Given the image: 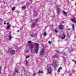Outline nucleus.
I'll use <instances>...</instances> for the list:
<instances>
[{"label":"nucleus","instance_id":"nucleus-1","mask_svg":"<svg viewBox=\"0 0 76 76\" xmlns=\"http://www.w3.org/2000/svg\"><path fill=\"white\" fill-rule=\"evenodd\" d=\"M45 53V48H43L40 52V56H42Z\"/></svg>","mask_w":76,"mask_h":76},{"label":"nucleus","instance_id":"nucleus-2","mask_svg":"<svg viewBox=\"0 0 76 76\" xmlns=\"http://www.w3.org/2000/svg\"><path fill=\"white\" fill-rule=\"evenodd\" d=\"M29 48L31 51V53L33 52V48H34V45H33L32 44H31L29 47Z\"/></svg>","mask_w":76,"mask_h":76},{"label":"nucleus","instance_id":"nucleus-3","mask_svg":"<svg viewBox=\"0 0 76 76\" xmlns=\"http://www.w3.org/2000/svg\"><path fill=\"white\" fill-rule=\"evenodd\" d=\"M51 67H49L48 68V71L49 74H51Z\"/></svg>","mask_w":76,"mask_h":76},{"label":"nucleus","instance_id":"nucleus-4","mask_svg":"<svg viewBox=\"0 0 76 76\" xmlns=\"http://www.w3.org/2000/svg\"><path fill=\"white\" fill-rule=\"evenodd\" d=\"M38 50H39V48L38 47H36L34 50V53H35V54H38Z\"/></svg>","mask_w":76,"mask_h":76},{"label":"nucleus","instance_id":"nucleus-5","mask_svg":"<svg viewBox=\"0 0 76 76\" xmlns=\"http://www.w3.org/2000/svg\"><path fill=\"white\" fill-rule=\"evenodd\" d=\"M59 29L60 30H62L63 29V26L62 24H61L59 26Z\"/></svg>","mask_w":76,"mask_h":76},{"label":"nucleus","instance_id":"nucleus-6","mask_svg":"<svg viewBox=\"0 0 76 76\" xmlns=\"http://www.w3.org/2000/svg\"><path fill=\"white\" fill-rule=\"evenodd\" d=\"M10 53L11 55H13L15 53V51L13 50L10 51Z\"/></svg>","mask_w":76,"mask_h":76},{"label":"nucleus","instance_id":"nucleus-7","mask_svg":"<svg viewBox=\"0 0 76 76\" xmlns=\"http://www.w3.org/2000/svg\"><path fill=\"white\" fill-rule=\"evenodd\" d=\"M66 37V35L64 34V33H63V35H62V36L61 37V38L62 39H64Z\"/></svg>","mask_w":76,"mask_h":76},{"label":"nucleus","instance_id":"nucleus-8","mask_svg":"<svg viewBox=\"0 0 76 76\" xmlns=\"http://www.w3.org/2000/svg\"><path fill=\"white\" fill-rule=\"evenodd\" d=\"M35 25H37V23H33L32 24V26H31V27L34 28Z\"/></svg>","mask_w":76,"mask_h":76},{"label":"nucleus","instance_id":"nucleus-9","mask_svg":"<svg viewBox=\"0 0 76 76\" xmlns=\"http://www.w3.org/2000/svg\"><path fill=\"white\" fill-rule=\"evenodd\" d=\"M10 26H11V25H10V24H9L8 26H7L6 28L7 30H8V29H10Z\"/></svg>","mask_w":76,"mask_h":76},{"label":"nucleus","instance_id":"nucleus-10","mask_svg":"<svg viewBox=\"0 0 76 76\" xmlns=\"http://www.w3.org/2000/svg\"><path fill=\"white\" fill-rule=\"evenodd\" d=\"M71 21L74 23H76V20L75 18H73L72 20Z\"/></svg>","mask_w":76,"mask_h":76},{"label":"nucleus","instance_id":"nucleus-11","mask_svg":"<svg viewBox=\"0 0 76 76\" xmlns=\"http://www.w3.org/2000/svg\"><path fill=\"white\" fill-rule=\"evenodd\" d=\"M44 73V72H43V71H40V70H39L38 72V74H39V73Z\"/></svg>","mask_w":76,"mask_h":76},{"label":"nucleus","instance_id":"nucleus-12","mask_svg":"<svg viewBox=\"0 0 76 76\" xmlns=\"http://www.w3.org/2000/svg\"><path fill=\"white\" fill-rule=\"evenodd\" d=\"M35 45L36 47H39V44L37 43H35Z\"/></svg>","mask_w":76,"mask_h":76},{"label":"nucleus","instance_id":"nucleus-13","mask_svg":"<svg viewBox=\"0 0 76 76\" xmlns=\"http://www.w3.org/2000/svg\"><path fill=\"white\" fill-rule=\"evenodd\" d=\"M31 37H35V36H36L37 34H31Z\"/></svg>","mask_w":76,"mask_h":76},{"label":"nucleus","instance_id":"nucleus-14","mask_svg":"<svg viewBox=\"0 0 76 76\" xmlns=\"http://www.w3.org/2000/svg\"><path fill=\"white\" fill-rule=\"evenodd\" d=\"M9 41H11L12 40V36L11 35H9Z\"/></svg>","mask_w":76,"mask_h":76},{"label":"nucleus","instance_id":"nucleus-15","mask_svg":"<svg viewBox=\"0 0 76 76\" xmlns=\"http://www.w3.org/2000/svg\"><path fill=\"white\" fill-rule=\"evenodd\" d=\"M57 11L58 12V13H59V12H60V8H57Z\"/></svg>","mask_w":76,"mask_h":76},{"label":"nucleus","instance_id":"nucleus-16","mask_svg":"<svg viewBox=\"0 0 76 76\" xmlns=\"http://www.w3.org/2000/svg\"><path fill=\"white\" fill-rule=\"evenodd\" d=\"M72 29H75V25L74 24H72Z\"/></svg>","mask_w":76,"mask_h":76},{"label":"nucleus","instance_id":"nucleus-17","mask_svg":"<svg viewBox=\"0 0 76 76\" xmlns=\"http://www.w3.org/2000/svg\"><path fill=\"white\" fill-rule=\"evenodd\" d=\"M43 35H44V37H45V36H46L47 35V33H46V32H45L44 33Z\"/></svg>","mask_w":76,"mask_h":76},{"label":"nucleus","instance_id":"nucleus-18","mask_svg":"<svg viewBox=\"0 0 76 76\" xmlns=\"http://www.w3.org/2000/svg\"><path fill=\"white\" fill-rule=\"evenodd\" d=\"M63 12L64 14H65L66 16H67V13H66V12H65V11H63Z\"/></svg>","mask_w":76,"mask_h":76},{"label":"nucleus","instance_id":"nucleus-19","mask_svg":"<svg viewBox=\"0 0 76 76\" xmlns=\"http://www.w3.org/2000/svg\"><path fill=\"white\" fill-rule=\"evenodd\" d=\"M15 8H16V7H14L12 8V10H13V11H14V10H15Z\"/></svg>","mask_w":76,"mask_h":76},{"label":"nucleus","instance_id":"nucleus-20","mask_svg":"<svg viewBox=\"0 0 76 76\" xmlns=\"http://www.w3.org/2000/svg\"><path fill=\"white\" fill-rule=\"evenodd\" d=\"M15 72H16V73H18V72L17 70V69H16V68L15 69Z\"/></svg>","mask_w":76,"mask_h":76},{"label":"nucleus","instance_id":"nucleus-21","mask_svg":"<svg viewBox=\"0 0 76 76\" xmlns=\"http://www.w3.org/2000/svg\"><path fill=\"white\" fill-rule=\"evenodd\" d=\"M26 64H28V63H29L28 62V60H26Z\"/></svg>","mask_w":76,"mask_h":76},{"label":"nucleus","instance_id":"nucleus-22","mask_svg":"<svg viewBox=\"0 0 76 76\" xmlns=\"http://www.w3.org/2000/svg\"><path fill=\"white\" fill-rule=\"evenodd\" d=\"M28 44H31L32 43V42L31 41H28Z\"/></svg>","mask_w":76,"mask_h":76},{"label":"nucleus","instance_id":"nucleus-23","mask_svg":"<svg viewBox=\"0 0 76 76\" xmlns=\"http://www.w3.org/2000/svg\"><path fill=\"white\" fill-rule=\"evenodd\" d=\"M25 8H26V7H25V6H23L22 7L23 9H25Z\"/></svg>","mask_w":76,"mask_h":76},{"label":"nucleus","instance_id":"nucleus-24","mask_svg":"<svg viewBox=\"0 0 76 76\" xmlns=\"http://www.w3.org/2000/svg\"><path fill=\"white\" fill-rule=\"evenodd\" d=\"M29 57V56H27L26 58V59H27V58H28Z\"/></svg>","mask_w":76,"mask_h":76},{"label":"nucleus","instance_id":"nucleus-25","mask_svg":"<svg viewBox=\"0 0 76 76\" xmlns=\"http://www.w3.org/2000/svg\"><path fill=\"white\" fill-rule=\"evenodd\" d=\"M58 32V31H57V30H55V33H57Z\"/></svg>","mask_w":76,"mask_h":76},{"label":"nucleus","instance_id":"nucleus-26","mask_svg":"<svg viewBox=\"0 0 76 76\" xmlns=\"http://www.w3.org/2000/svg\"><path fill=\"white\" fill-rule=\"evenodd\" d=\"M29 3H27L26 4V6H29Z\"/></svg>","mask_w":76,"mask_h":76},{"label":"nucleus","instance_id":"nucleus-27","mask_svg":"<svg viewBox=\"0 0 76 76\" xmlns=\"http://www.w3.org/2000/svg\"><path fill=\"white\" fill-rule=\"evenodd\" d=\"M59 69H62V67H60L59 68Z\"/></svg>","mask_w":76,"mask_h":76},{"label":"nucleus","instance_id":"nucleus-28","mask_svg":"<svg viewBox=\"0 0 76 76\" xmlns=\"http://www.w3.org/2000/svg\"><path fill=\"white\" fill-rule=\"evenodd\" d=\"M3 21V20L0 19V22H2Z\"/></svg>","mask_w":76,"mask_h":76},{"label":"nucleus","instance_id":"nucleus-29","mask_svg":"<svg viewBox=\"0 0 76 76\" xmlns=\"http://www.w3.org/2000/svg\"><path fill=\"white\" fill-rule=\"evenodd\" d=\"M63 54H64V55H65V54H66V53H64V52H63Z\"/></svg>","mask_w":76,"mask_h":76},{"label":"nucleus","instance_id":"nucleus-30","mask_svg":"<svg viewBox=\"0 0 76 76\" xmlns=\"http://www.w3.org/2000/svg\"><path fill=\"white\" fill-rule=\"evenodd\" d=\"M60 72V69H58V72Z\"/></svg>","mask_w":76,"mask_h":76},{"label":"nucleus","instance_id":"nucleus-31","mask_svg":"<svg viewBox=\"0 0 76 76\" xmlns=\"http://www.w3.org/2000/svg\"><path fill=\"white\" fill-rule=\"evenodd\" d=\"M48 43V44H51V42H50V41H49Z\"/></svg>","mask_w":76,"mask_h":76},{"label":"nucleus","instance_id":"nucleus-32","mask_svg":"<svg viewBox=\"0 0 76 76\" xmlns=\"http://www.w3.org/2000/svg\"><path fill=\"white\" fill-rule=\"evenodd\" d=\"M7 25H9V23H7Z\"/></svg>","mask_w":76,"mask_h":76},{"label":"nucleus","instance_id":"nucleus-33","mask_svg":"<svg viewBox=\"0 0 76 76\" xmlns=\"http://www.w3.org/2000/svg\"><path fill=\"white\" fill-rule=\"evenodd\" d=\"M72 61H74V62H75V60H72Z\"/></svg>","mask_w":76,"mask_h":76},{"label":"nucleus","instance_id":"nucleus-34","mask_svg":"<svg viewBox=\"0 0 76 76\" xmlns=\"http://www.w3.org/2000/svg\"><path fill=\"white\" fill-rule=\"evenodd\" d=\"M36 74V73H35L33 74V76H35Z\"/></svg>","mask_w":76,"mask_h":76},{"label":"nucleus","instance_id":"nucleus-35","mask_svg":"<svg viewBox=\"0 0 76 76\" xmlns=\"http://www.w3.org/2000/svg\"><path fill=\"white\" fill-rule=\"evenodd\" d=\"M17 32H19V30H18L17 31Z\"/></svg>","mask_w":76,"mask_h":76},{"label":"nucleus","instance_id":"nucleus-36","mask_svg":"<svg viewBox=\"0 0 76 76\" xmlns=\"http://www.w3.org/2000/svg\"><path fill=\"white\" fill-rule=\"evenodd\" d=\"M28 52H29V50H27V53H28Z\"/></svg>","mask_w":76,"mask_h":76},{"label":"nucleus","instance_id":"nucleus-37","mask_svg":"<svg viewBox=\"0 0 76 76\" xmlns=\"http://www.w3.org/2000/svg\"><path fill=\"white\" fill-rule=\"evenodd\" d=\"M1 71L0 70V74H1Z\"/></svg>","mask_w":76,"mask_h":76},{"label":"nucleus","instance_id":"nucleus-38","mask_svg":"<svg viewBox=\"0 0 76 76\" xmlns=\"http://www.w3.org/2000/svg\"><path fill=\"white\" fill-rule=\"evenodd\" d=\"M4 25H6V23H5V22H4Z\"/></svg>","mask_w":76,"mask_h":76},{"label":"nucleus","instance_id":"nucleus-39","mask_svg":"<svg viewBox=\"0 0 76 76\" xmlns=\"http://www.w3.org/2000/svg\"><path fill=\"white\" fill-rule=\"evenodd\" d=\"M31 22H33V20H31Z\"/></svg>","mask_w":76,"mask_h":76},{"label":"nucleus","instance_id":"nucleus-40","mask_svg":"<svg viewBox=\"0 0 76 76\" xmlns=\"http://www.w3.org/2000/svg\"><path fill=\"white\" fill-rule=\"evenodd\" d=\"M4 4H5V1L4 2Z\"/></svg>","mask_w":76,"mask_h":76},{"label":"nucleus","instance_id":"nucleus-41","mask_svg":"<svg viewBox=\"0 0 76 76\" xmlns=\"http://www.w3.org/2000/svg\"><path fill=\"white\" fill-rule=\"evenodd\" d=\"M74 62L75 63H76V61H74Z\"/></svg>","mask_w":76,"mask_h":76},{"label":"nucleus","instance_id":"nucleus-42","mask_svg":"<svg viewBox=\"0 0 76 76\" xmlns=\"http://www.w3.org/2000/svg\"><path fill=\"white\" fill-rule=\"evenodd\" d=\"M1 69V66H0V70Z\"/></svg>","mask_w":76,"mask_h":76},{"label":"nucleus","instance_id":"nucleus-43","mask_svg":"<svg viewBox=\"0 0 76 76\" xmlns=\"http://www.w3.org/2000/svg\"><path fill=\"white\" fill-rule=\"evenodd\" d=\"M23 67V69H24V67Z\"/></svg>","mask_w":76,"mask_h":76},{"label":"nucleus","instance_id":"nucleus-44","mask_svg":"<svg viewBox=\"0 0 76 76\" xmlns=\"http://www.w3.org/2000/svg\"><path fill=\"white\" fill-rule=\"evenodd\" d=\"M58 14H59V13H58Z\"/></svg>","mask_w":76,"mask_h":76}]
</instances>
